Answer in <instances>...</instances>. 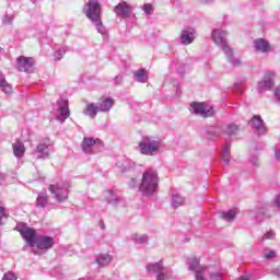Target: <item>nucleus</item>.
Instances as JSON below:
<instances>
[{
    "instance_id": "20",
    "label": "nucleus",
    "mask_w": 280,
    "mask_h": 280,
    "mask_svg": "<svg viewBox=\"0 0 280 280\" xmlns=\"http://www.w3.org/2000/svg\"><path fill=\"white\" fill-rule=\"evenodd\" d=\"M47 202H49V195L47 192H40L36 199V207L45 208L47 207Z\"/></svg>"
},
{
    "instance_id": "12",
    "label": "nucleus",
    "mask_w": 280,
    "mask_h": 280,
    "mask_svg": "<svg viewBox=\"0 0 280 280\" xmlns=\"http://www.w3.org/2000/svg\"><path fill=\"white\" fill-rule=\"evenodd\" d=\"M34 67V59L21 56L18 58V69L21 71H27Z\"/></svg>"
},
{
    "instance_id": "2",
    "label": "nucleus",
    "mask_w": 280,
    "mask_h": 280,
    "mask_svg": "<svg viewBox=\"0 0 280 280\" xmlns=\"http://www.w3.org/2000/svg\"><path fill=\"white\" fill-rule=\"evenodd\" d=\"M85 16L95 23L97 27H102V4L98 0H89L85 3Z\"/></svg>"
},
{
    "instance_id": "28",
    "label": "nucleus",
    "mask_w": 280,
    "mask_h": 280,
    "mask_svg": "<svg viewBox=\"0 0 280 280\" xmlns=\"http://www.w3.org/2000/svg\"><path fill=\"white\" fill-rule=\"evenodd\" d=\"M174 207L175 209H178V207H180L182 205L185 203V199H183V197L178 196V195H175L174 198Z\"/></svg>"
},
{
    "instance_id": "26",
    "label": "nucleus",
    "mask_w": 280,
    "mask_h": 280,
    "mask_svg": "<svg viewBox=\"0 0 280 280\" xmlns=\"http://www.w3.org/2000/svg\"><path fill=\"white\" fill-rule=\"evenodd\" d=\"M135 77H136V80L138 82H147L148 79L145 78V70L144 69H139L135 72Z\"/></svg>"
},
{
    "instance_id": "15",
    "label": "nucleus",
    "mask_w": 280,
    "mask_h": 280,
    "mask_svg": "<svg viewBox=\"0 0 280 280\" xmlns=\"http://www.w3.org/2000/svg\"><path fill=\"white\" fill-rule=\"evenodd\" d=\"M255 47L257 51H261V54H266L270 51V43L266 42L264 38H259L255 42Z\"/></svg>"
},
{
    "instance_id": "35",
    "label": "nucleus",
    "mask_w": 280,
    "mask_h": 280,
    "mask_svg": "<svg viewBox=\"0 0 280 280\" xmlns=\"http://www.w3.org/2000/svg\"><path fill=\"white\" fill-rule=\"evenodd\" d=\"M211 280H222V278L220 277V273H212Z\"/></svg>"
},
{
    "instance_id": "31",
    "label": "nucleus",
    "mask_w": 280,
    "mask_h": 280,
    "mask_svg": "<svg viewBox=\"0 0 280 280\" xmlns=\"http://www.w3.org/2000/svg\"><path fill=\"white\" fill-rule=\"evenodd\" d=\"M3 218H8V213H5V208L0 206V226L3 224Z\"/></svg>"
},
{
    "instance_id": "30",
    "label": "nucleus",
    "mask_w": 280,
    "mask_h": 280,
    "mask_svg": "<svg viewBox=\"0 0 280 280\" xmlns=\"http://www.w3.org/2000/svg\"><path fill=\"white\" fill-rule=\"evenodd\" d=\"M142 10L145 14H152V12H154V7L152 3H145L143 4Z\"/></svg>"
},
{
    "instance_id": "33",
    "label": "nucleus",
    "mask_w": 280,
    "mask_h": 280,
    "mask_svg": "<svg viewBox=\"0 0 280 280\" xmlns=\"http://www.w3.org/2000/svg\"><path fill=\"white\" fill-rule=\"evenodd\" d=\"M106 198H109V199H107V202H113V200H115V195H113V192L112 191H108V192H106Z\"/></svg>"
},
{
    "instance_id": "38",
    "label": "nucleus",
    "mask_w": 280,
    "mask_h": 280,
    "mask_svg": "<svg viewBox=\"0 0 280 280\" xmlns=\"http://www.w3.org/2000/svg\"><path fill=\"white\" fill-rule=\"evenodd\" d=\"M276 205L280 209V195L276 198Z\"/></svg>"
},
{
    "instance_id": "17",
    "label": "nucleus",
    "mask_w": 280,
    "mask_h": 280,
    "mask_svg": "<svg viewBox=\"0 0 280 280\" xmlns=\"http://www.w3.org/2000/svg\"><path fill=\"white\" fill-rule=\"evenodd\" d=\"M98 110H100L98 105L96 106L94 103H89L85 106L84 115H88V117H91V119H94V117H97Z\"/></svg>"
},
{
    "instance_id": "7",
    "label": "nucleus",
    "mask_w": 280,
    "mask_h": 280,
    "mask_svg": "<svg viewBox=\"0 0 280 280\" xmlns=\"http://www.w3.org/2000/svg\"><path fill=\"white\" fill-rule=\"evenodd\" d=\"M20 235L28 244V246H36V230L32 228H24L20 230Z\"/></svg>"
},
{
    "instance_id": "21",
    "label": "nucleus",
    "mask_w": 280,
    "mask_h": 280,
    "mask_svg": "<svg viewBox=\"0 0 280 280\" xmlns=\"http://www.w3.org/2000/svg\"><path fill=\"white\" fill-rule=\"evenodd\" d=\"M0 89L3 93H12V86L5 81V77L0 72Z\"/></svg>"
},
{
    "instance_id": "32",
    "label": "nucleus",
    "mask_w": 280,
    "mask_h": 280,
    "mask_svg": "<svg viewBox=\"0 0 280 280\" xmlns=\"http://www.w3.org/2000/svg\"><path fill=\"white\" fill-rule=\"evenodd\" d=\"M2 280H16V277L14 276L13 272H10V271H9V272H7V273L3 275Z\"/></svg>"
},
{
    "instance_id": "3",
    "label": "nucleus",
    "mask_w": 280,
    "mask_h": 280,
    "mask_svg": "<svg viewBox=\"0 0 280 280\" xmlns=\"http://www.w3.org/2000/svg\"><path fill=\"white\" fill-rule=\"evenodd\" d=\"M48 191L54 195V198H56L58 202H65V200L69 198V188H67V185L62 183L49 185Z\"/></svg>"
},
{
    "instance_id": "10",
    "label": "nucleus",
    "mask_w": 280,
    "mask_h": 280,
    "mask_svg": "<svg viewBox=\"0 0 280 280\" xmlns=\"http://www.w3.org/2000/svg\"><path fill=\"white\" fill-rule=\"evenodd\" d=\"M115 100L113 97L102 96L97 103L98 110H101V113H108V110L113 108Z\"/></svg>"
},
{
    "instance_id": "1",
    "label": "nucleus",
    "mask_w": 280,
    "mask_h": 280,
    "mask_svg": "<svg viewBox=\"0 0 280 280\" xmlns=\"http://www.w3.org/2000/svg\"><path fill=\"white\" fill-rule=\"evenodd\" d=\"M159 189V174L156 171L149 168L142 175L140 191L142 194H154Z\"/></svg>"
},
{
    "instance_id": "29",
    "label": "nucleus",
    "mask_w": 280,
    "mask_h": 280,
    "mask_svg": "<svg viewBox=\"0 0 280 280\" xmlns=\"http://www.w3.org/2000/svg\"><path fill=\"white\" fill-rule=\"evenodd\" d=\"M237 130H240L237 125H230L228 126L226 135H230V136L237 135Z\"/></svg>"
},
{
    "instance_id": "6",
    "label": "nucleus",
    "mask_w": 280,
    "mask_h": 280,
    "mask_svg": "<svg viewBox=\"0 0 280 280\" xmlns=\"http://www.w3.org/2000/svg\"><path fill=\"white\" fill-rule=\"evenodd\" d=\"M275 72H267L264 74L262 80L258 82L259 91H271L275 86Z\"/></svg>"
},
{
    "instance_id": "23",
    "label": "nucleus",
    "mask_w": 280,
    "mask_h": 280,
    "mask_svg": "<svg viewBox=\"0 0 280 280\" xmlns=\"http://www.w3.org/2000/svg\"><path fill=\"white\" fill-rule=\"evenodd\" d=\"M252 127L255 128V130H264V120L259 116H254L252 118Z\"/></svg>"
},
{
    "instance_id": "19",
    "label": "nucleus",
    "mask_w": 280,
    "mask_h": 280,
    "mask_svg": "<svg viewBox=\"0 0 280 280\" xmlns=\"http://www.w3.org/2000/svg\"><path fill=\"white\" fill-rule=\"evenodd\" d=\"M196 38L194 31H183L182 32V43L184 45H191Z\"/></svg>"
},
{
    "instance_id": "5",
    "label": "nucleus",
    "mask_w": 280,
    "mask_h": 280,
    "mask_svg": "<svg viewBox=\"0 0 280 280\" xmlns=\"http://www.w3.org/2000/svg\"><path fill=\"white\" fill-rule=\"evenodd\" d=\"M195 115H201V117H213V108L206 103H196L190 104Z\"/></svg>"
},
{
    "instance_id": "34",
    "label": "nucleus",
    "mask_w": 280,
    "mask_h": 280,
    "mask_svg": "<svg viewBox=\"0 0 280 280\" xmlns=\"http://www.w3.org/2000/svg\"><path fill=\"white\" fill-rule=\"evenodd\" d=\"M272 237H275V234L272 232H267L262 237V242L265 240H272Z\"/></svg>"
},
{
    "instance_id": "8",
    "label": "nucleus",
    "mask_w": 280,
    "mask_h": 280,
    "mask_svg": "<svg viewBox=\"0 0 280 280\" xmlns=\"http://www.w3.org/2000/svg\"><path fill=\"white\" fill-rule=\"evenodd\" d=\"M115 13L119 19H128L132 14V8L128 2L122 1L115 7Z\"/></svg>"
},
{
    "instance_id": "42",
    "label": "nucleus",
    "mask_w": 280,
    "mask_h": 280,
    "mask_svg": "<svg viewBox=\"0 0 280 280\" xmlns=\"http://www.w3.org/2000/svg\"><path fill=\"white\" fill-rule=\"evenodd\" d=\"M140 242H148V236H143Z\"/></svg>"
},
{
    "instance_id": "14",
    "label": "nucleus",
    "mask_w": 280,
    "mask_h": 280,
    "mask_svg": "<svg viewBox=\"0 0 280 280\" xmlns=\"http://www.w3.org/2000/svg\"><path fill=\"white\" fill-rule=\"evenodd\" d=\"M59 110H60V115H61V124H63V121L66 119H69L71 112L69 110V101L62 98L61 100V104L59 106Z\"/></svg>"
},
{
    "instance_id": "16",
    "label": "nucleus",
    "mask_w": 280,
    "mask_h": 280,
    "mask_svg": "<svg viewBox=\"0 0 280 280\" xmlns=\"http://www.w3.org/2000/svg\"><path fill=\"white\" fill-rule=\"evenodd\" d=\"M13 148V154L16 156V159H22V156H25V144L23 142L18 141L16 143L12 144Z\"/></svg>"
},
{
    "instance_id": "22",
    "label": "nucleus",
    "mask_w": 280,
    "mask_h": 280,
    "mask_svg": "<svg viewBox=\"0 0 280 280\" xmlns=\"http://www.w3.org/2000/svg\"><path fill=\"white\" fill-rule=\"evenodd\" d=\"M235 215H237V211L235 210L220 213V218H222V220H226V222H233V220H235Z\"/></svg>"
},
{
    "instance_id": "44",
    "label": "nucleus",
    "mask_w": 280,
    "mask_h": 280,
    "mask_svg": "<svg viewBox=\"0 0 280 280\" xmlns=\"http://www.w3.org/2000/svg\"><path fill=\"white\" fill-rule=\"evenodd\" d=\"M277 272H278V277H280V266L278 267Z\"/></svg>"
},
{
    "instance_id": "37",
    "label": "nucleus",
    "mask_w": 280,
    "mask_h": 280,
    "mask_svg": "<svg viewBox=\"0 0 280 280\" xmlns=\"http://www.w3.org/2000/svg\"><path fill=\"white\" fill-rule=\"evenodd\" d=\"M156 280H165V275L164 273H159L156 277Z\"/></svg>"
},
{
    "instance_id": "18",
    "label": "nucleus",
    "mask_w": 280,
    "mask_h": 280,
    "mask_svg": "<svg viewBox=\"0 0 280 280\" xmlns=\"http://www.w3.org/2000/svg\"><path fill=\"white\" fill-rule=\"evenodd\" d=\"M47 148H49V144L47 143H39L35 150V154H37V159H45L49 156V152L47 151Z\"/></svg>"
},
{
    "instance_id": "11",
    "label": "nucleus",
    "mask_w": 280,
    "mask_h": 280,
    "mask_svg": "<svg viewBox=\"0 0 280 280\" xmlns=\"http://www.w3.org/2000/svg\"><path fill=\"white\" fill-rule=\"evenodd\" d=\"M35 244L39 250H49L56 243L51 236H42Z\"/></svg>"
},
{
    "instance_id": "9",
    "label": "nucleus",
    "mask_w": 280,
    "mask_h": 280,
    "mask_svg": "<svg viewBox=\"0 0 280 280\" xmlns=\"http://www.w3.org/2000/svg\"><path fill=\"white\" fill-rule=\"evenodd\" d=\"M94 145H100L102 148L104 142H102L100 138H84L81 148L85 154H91V150H93Z\"/></svg>"
},
{
    "instance_id": "41",
    "label": "nucleus",
    "mask_w": 280,
    "mask_h": 280,
    "mask_svg": "<svg viewBox=\"0 0 280 280\" xmlns=\"http://www.w3.org/2000/svg\"><path fill=\"white\" fill-rule=\"evenodd\" d=\"M238 280H248V277L243 276V277L238 278Z\"/></svg>"
},
{
    "instance_id": "36",
    "label": "nucleus",
    "mask_w": 280,
    "mask_h": 280,
    "mask_svg": "<svg viewBox=\"0 0 280 280\" xmlns=\"http://www.w3.org/2000/svg\"><path fill=\"white\" fill-rule=\"evenodd\" d=\"M266 259H272L275 257V252H269L265 255Z\"/></svg>"
},
{
    "instance_id": "13",
    "label": "nucleus",
    "mask_w": 280,
    "mask_h": 280,
    "mask_svg": "<svg viewBox=\"0 0 280 280\" xmlns=\"http://www.w3.org/2000/svg\"><path fill=\"white\" fill-rule=\"evenodd\" d=\"M224 36H226V31L214 30L212 32V38L215 45H223L224 49H229V47L225 46Z\"/></svg>"
},
{
    "instance_id": "43",
    "label": "nucleus",
    "mask_w": 280,
    "mask_h": 280,
    "mask_svg": "<svg viewBox=\"0 0 280 280\" xmlns=\"http://www.w3.org/2000/svg\"><path fill=\"white\" fill-rule=\"evenodd\" d=\"M240 65V60L234 62V66L237 67Z\"/></svg>"
},
{
    "instance_id": "24",
    "label": "nucleus",
    "mask_w": 280,
    "mask_h": 280,
    "mask_svg": "<svg viewBox=\"0 0 280 280\" xmlns=\"http://www.w3.org/2000/svg\"><path fill=\"white\" fill-rule=\"evenodd\" d=\"M110 261H113V257L110 255H104L101 258L96 259V264H98V266H108Z\"/></svg>"
},
{
    "instance_id": "4",
    "label": "nucleus",
    "mask_w": 280,
    "mask_h": 280,
    "mask_svg": "<svg viewBox=\"0 0 280 280\" xmlns=\"http://www.w3.org/2000/svg\"><path fill=\"white\" fill-rule=\"evenodd\" d=\"M139 145L142 154H152V152H158V150L161 148V143L159 141L150 138H144Z\"/></svg>"
},
{
    "instance_id": "25",
    "label": "nucleus",
    "mask_w": 280,
    "mask_h": 280,
    "mask_svg": "<svg viewBox=\"0 0 280 280\" xmlns=\"http://www.w3.org/2000/svg\"><path fill=\"white\" fill-rule=\"evenodd\" d=\"M162 270H163V264L161 262H155L147 267L148 272H162Z\"/></svg>"
},
{
    "instance_id": "27",
    "label": "nucleus",
    "mask_w": 280,
    "mask_h": 280,
    "mask_svg": "<svg viewBox=\"0 0 280 280\" xmlns=\"http://www.w3.org/2000/svg\"><path fill=\"white\" fill-rule=\"evenodd\" d=\"M223 161L224 163H229L231 161V145L228 144L223 149Z\"/></svg>"
},
{
    "instance_id": "39",
    "label": "nucleus",
    "mask_w": 280,
    "mask_h": 280,
    "mask_svg": "<svg viewBox=\"0 0 280 280\" xmlns=\"http://www.w3.org/2000/svg\"><path fill=\"white\" fill-rule=\"evenodd\" d=\"M56 58H58V60H60L62 58V55L60 54V51L56 52Z\"/></svg>"
},
{
    "instance_id": "40",
    "label": "nucleus",
    "mask_w": 280,
    "mask_h": 280,
    "mask_svg": "<svg viewBox=\"0 0 280 280\" xmlns=\"http://www.w3.org/2000/svg\"><path fill=\"white\" fill-rule=\"evenodd\" d=\"M276 96L280 98V90L279 89L276 90Z\"/></svg>"
}]
</instances>
